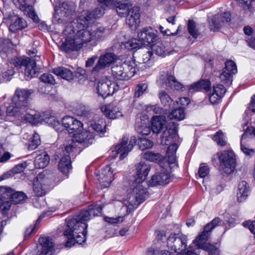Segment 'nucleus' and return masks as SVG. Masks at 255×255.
Here are the masks:
<instances>
[{
  "label": "nucleus",
  "mask_w": 255,
  "mask_h": 255,
  "mask_svg": "<svg viewBox=\"0 0 255 255\" xmlns=\"http://www.w3.org/2000/svg\"><path fill=\"white\" fill-rule=\"evenodd\" d=\"M130 3L127 0L116 1L113 7L116 9L118 14L121 17L126 16L129 11Z\"/></svg>",
  "instance_id": "30"
},
{
  "label": "nucleus",
  "mask_w": 255,
  "mask_h": 255,
  "mask_svg": "<svg viewBox=\"0 0 255 255\" xmlns=\"http://www.w3.org/2000/svg\"><path fill=\"white\" fill-rule=\"evenodd\" d=\"M90 131L95 133H104L106 131V123L103 119L99 120L97 122L92 123L88 127Z\"/></svg>",
  "instance_id": "38"
},
{
  "label": "nucleus",
  "mask_w": 255,
  "mask_h": 255,
  "mask_svg": "<svg viewBox=\"0 0 255 255\" xmlns=\"http://www.w3.org/2000/svg\"><path fill=\"white\" fill-rule=\"evenodd\" d=\"M177 126V124L173 122H169L167 124L165 129L161 135V144L162 145H168L176 140Z\"/></svg>",
  "instance_id": "14"
},
{
  "label": "nucleus",
  "mask_w": 255,
  "mask_h": 255,
  "mask_svg": "<svg viewBox=\"0 0 255 255\" xmlns=\"http://www.w3.org/2000/svg\"><path fill=\"white\" fill-rule=\"evenodd\" d=\"M231 20V14L229 12L223 14L218 13L216 14L210 22V28L213 31L217 30L225 23Z\"/></svg>",
  "instance_id": "21"
},
{
  "label": "nucleus",
  "mask_w": 255,
  "mask_h": 255,
  "mask_svg": "<svg viewBox=\"0 0 255 255\" xmlns=\"http://www.w3.org/2000/svg\"><path fill=\"white\" fill-rule=\"evenodd\" d=\"M209 168L204 164H201L198 169V174L200 177L204 178L208 175Z\"/></svg>",
  "instance_id": "56"
},
{
  "label": "nucleus",
  "mask_w": 255,
  "mask_h": 255,
  "mask_svg": "<svg viewBox=\"0 0 255 255\" xmlns=\"http://www.w3.org/2000/svg\"><path fill=\"white\" fill-rule=\"evenodd\" d=\"M187 237L181 233L171 234L167 240V247L176 255H208L203 246L196 245V239L187 248Z\"/></svg>",
  "instance_id": "3"
},
{
  "label": "nucleus",
  "mask_w": 255,
  "mask_h": 255,
  "mask_svg": "<svg viewBox=\"0 0 255 255\" xmlns=\"http://www.w3.org/2000/svg\"><path fill=\"white\" fill-rule=\"evenodd\" d=\"M46 123L52 127L57 131L60 130V124L57 119L54 117H51L46 120Z\"/></svg>",
  "instance_id": "55"
},
{
  "label": "nucleus",
  "mask_w": 255,
  "mask_h": 255,
  "mask_svg": "<svg viewBox=\"0 0 255 255\" xmlns=\"http://www.w3.org/2000/svg\"><path fill=\"white\" fill-rule=\"evenodd\" d=\"M157 31L150 26L139 29L137 31V38L140 44L148 45L155 42Z\"/></svg>",
  "instance_id": "13"
},
{
  "label": "nucleus",
  "mask_w": 255,
  "mask_h": 255,
  "mask_svg": "<svg viewBox=\"0 0 255 255\" xmlns=\"http://www.w3.org/2000/svg\"><path fill=\"white\" fill-rule=\"evenodd\" d=\"M149 165L143 162H140L136 165V174L134 181L137 182H145V180L150 171Z\"/></svg>",
  "instance_id": "28"
},
{
  "label": "nucleus",
  "mask_w": 255,
  "mask_h": 255,
  "mask_svg": "<svg viewBox=\"0 0 255 255\" xmlns=\"http://www.w3.org/2000/svg\"><path fill=\"white\" fill-rule=\"evenodd\" d=\"M40 80L44 83L51 85H54L56 83L55 80L53 76L49 73H44L40 77Z\"/></svg>",
  "instance_id": "54"
},
{
  "label": "nucleus",
  "mask_w": 255,
  "mask_h": 255,
  "mask_svg": "<svg viewBox=\"0 0 255 255\" xmlns=\"http://www.w3.org/2000/svg\"><path fill=\"white\" fill-rule=\"evenodd\" d=\"M104 219L106 222L112 224L122 222L124 220L123 217H118L116 218L106 217Z\"/></svg>",
  "instance_id": "61"
},
{
  "label": "nucleus",
  "mask_w": 255,
  "mask_h": 255,
  "mask_svg": "<svg viewBox=\"0 0 255 255\" xmlns=\"http://www.w3.org/2000/svg\"><path fill=\"white\" fill-rule=\"evenodd\" d=\"M75 140L72 138H69L66 139L63 145L64 152L66 153H70L75 148Z\"/></svg>",
  "instance_id": "47"
},
{
  "label": "nucleus",
  "mask_w": 255,
  "mask_h": 255,
  "mask_svg": "<svg viewBox=\"0 0 255 255\" xmlns=\"http://www.w3.org/2000/svg\"><path fill=\"white\" fill-rule=\"evenodd\" d=\"M17 70L24 69V75L26 80L31 79L37 72L35 60L27 57H17Z\"/></svg>",
  "instance_id": "8"
},
{
  "label": "nucleus",
  "mask_w": 255,
  "mask_h": 255,
  "mask_svg": "<svg viewBox=\"0 0 255 255\" xmlns=\"http://www.w3.org/2000/svg\"><path fill=\"white\" fill-rule=\"evenodd\" d=\"M171 176L168 171H162L156 173L151 177L148 181L149 186H156L157 185H164L169 183Z\"/></svg>",
  "instance_id": "20"
},
{
  "label": "nucleus",
  "mask_w": 255,
  "mask_h": 255,
  "mask_svg": "<svg viewBox=\"0 0 255 255\" xmlns=\"http://www.w3.org/2000/svg\"><path fill=\"white\" fill-rule=\"evenodd\" d=\"M62 125L70 134H74L83 128V125L79 121L68 116L63 119Z\"/></svg>",
  "instance_id": "17"
},
{
  "label": "nucleus",
  "mask_w": 255,
  "mask_h": 255,
  "mask_svg": "<svg viewBox=\"0 0 255 255\" xmlns=\"http://www.w3.org/2000/svg\"><path fill=\"white\" fill-rule=\"evenodd\" d=\"M166 124L165 118L163 116L153 117L152 120V130L153 132L158 133Z\"/></svg>",
  "instance_id": "34"
},
{
  "label": "nucleus",
  "mask_w": 255,
  "mask_h": 255,
  "mask_svg": "<svg viewBox=\"0 0 255 255\" xmlns=\"http://www.w3.org/2000/svg\"><path fill=\"white\" fill-rule=\"evenodd\" d=\"M103 209L101 203H95L89 206L88 209L80 212L77 218H74L68 221L67 229L63 234L67 238L65 246L70 248L75 243L81 244L86 240L87 225L84 223L93 217L99 216Z\"/></svg>",
  "instance_id": "2"
},
{
  "label": "nucleus",
  "mask_w": 255,
  "mask_h": 255,
  "mask_svg": "<svg viewBox=\"0 0 255 255\" xmlns=\"http://www.w3.org/2000/svg\"><path fill=\"white\" fill-rule=\"evenodd\" d=\"M148 88L146 83H139L136 85L134 89V98H139L146 92Z\"/></svg>",
  "instance_id": "48"
},
{
  "label": "nucleus",
  "mask_w": 255,
  "mask_h": 255,
  "mask_svg": "<svg viewBox=\"0 0 255 255\" xmlns=\"http://www.w3.org/2000/svg\"><path fill=\"white\" fill-rule=\"evenodd\" d=\"M73 10V5L68 2H63L59 7L55 9V13L53 16L54 20L59 22L61 17H67L71 14Z\"/></svg>",
  "instance_id": "26"
},
{
  "label": "nucleus",
  "mask_w": 255,
  "mask_h": 255,
  "mask_svg": "<svg viewBox=\"0 0 255 255\" xmlns=\"http://www.w3.org/2000/svg\"><path fill=\"white\" fill-rule=\"evenodd\" d=\"M97 176L101 187H108L114 180L113 170L109 165H107L102 169Z\"/></svg>",
  "instance_id": "18"
},
{
  "label": "nucleus",
  "mask_w": 255,
  "mask_h": 255,
  "mask_svg": "<svg viewBox=\"0 0 255 255\" xmlns=\"http://www.w3.org/2000/svg\"><path fill=\"white\" fill-rule=\"evenodd\" d=\"M41 140L39 135L37 132H34L28 144V148L30 150H34L40 145Z\"/></svg>",
  "instance_id": "45"
},
{
  "label": "nucleus",
  "mask_w": 255,
  "mask_h": 255,
  "mask_svg": "<svg viewBox=\"0 0 255 255\" xmlns=\"http://www.w3.org/2000/svg\"><path fill=\"white\" fill-rule=\"evenodd\" d=\"M53 72L55 75L68 81L73 80L74 77L73 73L71 70L63 67L55 68Z\"/></svg>",
  "instance_id": "37"
},
{
  "label": "nucleus",
  "mask_w": 255,
  "mask_h": 255,
  "mask_svg": "<svg viewBox=\"0 0 255 255\" xmlns=\"http://www.w3.org/2000/svg\"><path fill=\"white\" fill-rule=\"evenodd\" d=\"M73 138L77 142L88 146L93 143L95 139V133L88 128L85 131H78L73 135Z\"/></svg>",
  "instance_id": "19"
},
{
  "label": "nucleus",
  "mask_w": 255,
  "mask_h": 255,
  "mask_svg": "<svg viewBox=\"0 0 255 255\" xmlns=\"http://www.w3.org/2000/svg\"><path fill=\"white\" fill-rule=\"evenodd\" d=\"M159 98L162 104L165 106H169L172 103V100L164 91L159 93Z\"/></svg>",
  "instance_id": "49"
},
{
  "label": "nucleus",
  "mask_w": 255,
  "mask_h": 255,
  "mask_svg": "<svg viewBox=\"0 0 255 255\" xmlns=\"http://www.w3.org/2000/svg\"><path fill=\"white\" fill-rule=\"evenodd\" d=\"M5 22L9 24V30L11 32L14 33L16 31V15L13 12L12 14H9L7 18H5Z\"/></svg>",
  "instance_id": "46"
},
{
  "label": "nucleus",
  "mask_w": 255,
  "mask_h": 255,
  "mask_svg": "<svg viewBox=\"0 0 255 255\" xmlns=\"http://www.w3.org/2000/svg\"><path fill=\"white\" fill-rule=\"evenodd\" d=\"M103 7H98L94 12L83 11L78 17L76 23L81 26L86 27L93 23L94 19L101 17L104 13Z\"/></svg>",
  "instance_id": "12"
},
{
  "label": "nucleus",
  "mask_w": 255,
  "mask_h": 255,
  "mask_svg": "<svg viewBox=\"0 0 255 255\" xmlns=\"http://www.w3.org/2000/svg\"><path fill=\"white\" fill-rule=\"evenodd\" d=\"M118 89L117 84L107 77H103L97 86L98 93L103 98L113 95Z\"/></svg>",
  "instance_id": "11"
},
{
  "label": "nucleus",
  "mask_w": 255,
  "mask_h": 255,
  "mask_svg": "<svg viewBox=\"0 0 255 255\" xmlns=\"http://www.w3.org/2000/svg\"><path fill=\"white\" fill-rule=\"evenodd\" d=\"M145 185V182L134 181L132 192L128 194L123 202L127 208V212H130L135 210L147 199L149 194Z\"/></svg>",
  "instance_id": "5"
},
{
  "label": "nucleus",
  "mask_w": 255,
  "mask_h": 255,
  "mask_svg": "<svg viewBox=\"0 0 255 255\" xmlns=\"http://www.w3.org/2000/svg\"><path fill=\"white\" fill-rule=\"evenodd\" d=\"M35 179L47 188L54 181V174L51 171L44 170L38 174Z\"/></svg>",
  "instance_id": "29"
},
{
  "label": "nucleus",
  "mask_w": 255,
  "mask_h": 255,
  "mask_svg": "<svg viewBox=\"0 0 255 255\" xmlns=\"http://www.w3.org/2000/svg\"><path fill=\"white\" fill-rule=\"evenodd\" d=\"M11 207V203L8 201H4L0 198V209L2 211L3 214L9 210Z\"/></svg>",
  "instance_id": "59"
},
{
  "label": "nucleus",
  "mask_w": 255,
  "mask_h": 255,
  "mask_svg": "<svg viewBox=\"0 0 255 255\" xmlns=\"http://www.w3.org/2000/svg\"><path fill=\"white\" fill-rule=\"evenodd\" d=\"M213 92L222 98L226 92V89L222 84H217L214 86Z\"/></svg>",
  "instance_id": "57"
},
{
  "label": "nucleus",
  "mask_w": 255,
  "mask_h": 255,
  "mask_svg": "<svg viewBox=\"0 0 255 255\" xmlns=\"http://www.w3.org/2000/svg\"><path fill=\"white\" fill-rule=\"evenodd\" d=\"M128 140V136L127 135H124L122 138L121 142L115 147L116 154H120V159L125 158L135 144L136 141L135 136H131L129 141Z\"/></svg>",
  "instance_id": "10"
},
{
  "label": "nucleus",
  "mask_w": 255,
  "mask_h": 255,
  "mask_svg": "<svg viewBox=\"0 0 255 255\" xmlns=\"http://www.w3.org/2000/svg\"><path fill=\"white\" fill-rule=\"evenodd\" d=\"M237 72L236 63L232 60H228L225 63V67L223 71L220 75L221 82L227 86L232 84L233 75Z\"/></svg>",
  "instance_id": "15"
},
{
  "label": "nucleus",
  "mask_w": 255,
  "mask_h": 255,
  "mask_svg": "<svg viewBox=\"0 0 255 255\" xmlns=\"http://www.w3.org/2000/svg\"><path fill=\"white\" fill-rule=\"evenodd\" d=\"M15 95V93L9 103V105L7 107L6 114L8 117L14 116L16 114V110L15 109L16 106Z\"/></svg>",
  "instance_id": "50"
},
{
  "label": "nucleus",
  "mask_w": 255,
  "mask_h": 255,
  "mask_svg": "<svg viewBox=\"0 0 255 255\" xmlns=\"http://www.w3.org/2000/svg\"><path fill=\"white\" fill-rule=\"evenodd\" d=\"M211 83L208 80H202L195 83L189 87L190 91H196L201 90L208 91L210 88Z\"/></svg>",
  "instance_id": "39"
},
{
  "label": "nucleus",
  "mask_w": 255,
  "mask_h": 255,
  "mask_svg": "<svg viewBox=\"0 0 255 255\" xmlns=\"http://www.w3.org/2000/svg\"><path fill=\"white\" fill-rule=\"evenodd\" d=\"M0 194L3 197L5 196H10L13 194V191L10 188L6 187H0Z\"/></svg>",
  "instance_id": "60"
},
{
  "label": "nucleus",
  "mask_w": 255,
  "mask_h": 255,
  "mask_svg": "<svg viewBox=\"0 0 255 255\" xmlns=\"http://www.w3.org/2000/svg\"><path fill=\"white\" fill-rule=\"evenodd\" d=\"M101 109L104 115L110 119H115L122 116L120 108L115 103H112L104 106Z\"/></svg>",
  "instance_id": "27"
},
{
  "label": "nucleus",
  "mask_w": 255,
  "mask_h": 255,
  "mask_svg": "<svg viewBox=\"0 0 255 255\" xmlns=\"http://www.w3.org/2000/svg\"><path fill=\"white\" fill-rule=\"evenodd\" d=\"M165 43L157 42L152 46V50L154 53L161 56H165L169 54Z\"/></svg>",
  "instance_id": "40"
},
{
  "label": "nucleus",
  "mask_w": 255,
  "mask_h": 255,
  "mask_svg": "<svg viewBox=\"0 0 255 255\" xmlns=\"http://www.w3.org/2000/svg\"><path fill=\"white\" fill-rule=\"evenodd\" d=\"M168 118L170 120L181 121L185 118L184 110L183 108H178L174 109L169 113Z\"/></svg>",
  "instance_id": "41"
},
{
  "label": "nucleus",
  "mask_w": 255,
  "mask_h": 255,
  "mask_svg": "<svg viewBox=\"0 0 255 255\" xmlns=\"http://www.w3.org/2000/svg\"><path fill=\"white\" fill-rule=\"evenodd\" d=\"M178 145L174 143L170 145L167 150L166 157L167 158V162L169 167L171 169L172 167H170L171 164L176 165V153L178 149Z\"/></svg>",
  "instance_id": "35"
},
{
  "label": "nucleus",
  "mask_w": 255,
  "mask_h": 255,
  "mask_svg": "<svg viewBox=\"0 0 255 255\" xmlns=\"http://www.w3.org/2000/svg\"><path fill=\"white\" fill-rule=\"evenodd\" d=\"M139 147L143 150L151 148L153 145V142L149 139L145 138H141L138 142Z\"/></svg>",
  "instance_id": "51"
},
{
  "label": "nucleus",
  "mask_w": 255,
  "mask_h": 255,
  "mask_svg": "<svg viewBox=\"0 0 255 255\" xmlns=\"http://www.w3.org/2000/svg\"><path fill=\"white\" fill-rule=\"evenodd\" d=\"M188 29L190 34L193 38H197L199 34L198 30L196 29V24L193 20H189Z\"/></svg>",
  "instance_id": "52"
},
{
  "label": "nucleus",
  "mask_w": 255,
  "mask_h": 255,
  "mask_svg": "<svg viewBox=\"0 0 255 255\" xmlns=\"http://www.w3.org/2000/svg\"><path fill=\"white\" fill-rule=\"evenodd\" d=\"M40 250L37 255H51L54 251V244L49 237H42L39 238Z\"/></svg>",
  "instance_id": "22"
},
{
  "label": "nucleus",
  "mask_w": 255,
  "mask_h": 255,
  "mask_svg": "<svg viewBox=\"0 0 255 255\" xmlns=\"http://www.w3.org/2000/svg\"><path fill=\"white\" fill-rule=\"evenodd\" d=\"M214 140L218 145L224 146L226 144L225 135L222 131H219L216 132L214 135Z\"/></svg>",
  "instance_id": "53"
},
{
  "label": "nucleus",
  "mask_w": 255,
  "mask_h": 255,
  "mask_svg": "<svg viewBox=\"0 0 255 255\" xmlns=\"http://www.w3.org/2000/svg\"><path fill=\"white\" fill-rule=\"evenodd\" d=\"M158 82L169 87L172 89L179 90L182 88V85L176 80L175 77L168 74L165 73L162 75L158 80Z\"/></svg>",
  "instance_id": "25"
},
{
  "label": "nucleus",
  "mask_w": 255,
  "mask_h": 255,
  "mask_svg": "<svg viewBox=\"0 0 255 255\" xmlns=\"http://www.w3.org/2000/svg\"><path fill=\"white\" fill-rule=\"evenodd\" d=\"M248 135H250L246 134V132L242 135L241 139V149L246 156L250 157L255 154V151L254 149L251 148L248 143H247L248 140H247V138Z\"/></svg>",
  "instance_id": "33"
},
{
  "label": "nucleus",
  "mask_w": 255,
  "mask_h": 255,
  "mask_svg": "<svg viewBox=\"0 0 255 255\" xmlns=\"http://www.w3.org/2000/svg\"><path fill=\"white\" fill-rule=\"evenodd\" d=\"M33 189L37 196H42L46 194L47 188L34 179L33 182Z\"/></svg>",
  "instance_id": "42"
},
{
  "label": "nucleus",
  "mask_w": 255,
  "mask_h": 255,
  "mask_svg": "<svg viewBox=\"0 0 255 255\" xmlns=\"http://www.w3.org/2000/svg\"><path fill=\"white\" fill-rule=\"evenodd\" d=\"M222 220L219 218H215L210 223L206 225L201 234L196 238V245L203 246L205 248L208 255H219V249L214 245L207 243V241L210 236L211 231Z\"/></svg>",
  "instance_id": "6"
},
{
  "label": "nucleus",
  "mask_w": 255,
  "mask_h": 255,
  "mask_svg": "<svg viewBox=\"0 0 255 255\" xmlns=\"http://www.w3.org/2000/svg\"><path fill=\"white\" fill-rule=\"evenodd\" d=\"M121 46L122 48H125L130 50L140 46V44L138 42L137 38H131L127 41L122 42Z\"/></svg>",
  "instance_id": "43"
},
{
  "label": "nucleus",
  "mask_w": 255,
  "mask_h": 255,
  "mask_svg": "<svg viewBox=\"0 0 255 255\" xmlns=\"http://www.w3.org/2000/svg\"><path fill=\"white\" fill-rule=\"evenodd\" d=\"M116 59V55L113 52L107 51L101 55L98 60L95 66L93 68V72H98L106 67H109Z\"/></svg>",
  "instance_id": "16"
},
{
  "label": "nucleus",
  "mask_w": 255,
  "mask_h": 255,
  "mask_svg": "<svg viewBox=\"0 0 255 255\" xmlns=\"http://www.w3.org/2000/svg\"><path fill=\"white\" fill-rule=\"evenodd\" d=\"M77 114L79 116H86L89 113L85 106L79 105L76 110Z\"/></svg>",
  "instance_id": "63"
},
{
  "label": "nucleus",
  "mask_w": 255,
  "mask_h": 255,
  "mask_svg": "<svg viewBox=\"0 0 255 255\" xmlns=\"http://www.w3.org/2000/svg\"><path fill=\"white\" fill-rule=\"evenodd\" d=\"M50 157L47 152L38 151L34 160V165L36 168L45 167L49 163Z\"/></svg>",
  "instance_id": "31"
},
{
  "label": "nucleus",
  "mask_w": 255,
  "mask_h": 255,
  "mask_svg": "<svg viewBox=\"0 0 255 255\" xmlns=\"http://www.w3.org/2000/svg\"><path fill=\"white\" fill-rule=\"evenodd\" d=\"M220 170L229 174L234 170L236 165L235 156L233 151L227 150L223 152L219 156Z\"/></svg>",
  "instance_id": "9"
},
{
  "label": "nucleus",
  "mask_w": 255,
  "mask_h": 255,
  "mask_svg": "<svg viewBox=\"0 0 255 255\" xmlns=\"http://www.w3.org/2000/svg\"><path fill=\"white\" fill-rule=\"evenodd\" d=\"M58 168L61 172L65 174H68L71 170V162L68 155H65L60 159Z\"/></svg>",
  "instance_id": "36"
},
{
  "label": "nucleus",
  "mask_w": 255,
  "mask_h": 255,
  "mask_svg": "<svg viewBox=\"0 0 255 255\" xmlns=\"http://www.w3.org/2000/svg\"><path fill=\"white\" fill-rule=\"evenodd\" d=\"M32 90L20 89L17 90V119L22 122H28L33 125L39 123L41 121V116L38 114L30 113L24 114L25 109L28 106V100ZM32 113H35L32 112Z\"/></svg>",
  "instance_id": "4"
},
{
  "label": "nucleus",
  "mask_w": 255,
  "mask_h": 255,
  "mask_svg": "<svg viewBox=\"0 0 255 255\" xmlns=\"http://www.w3.org/2000/svg\"><path fill=\"white\" fill-rule=\"evenodd\" d=\"M128 14V15L126 20V23L130 28L135 29L140 23L139 7L137 6L132 7L130 9Z\"/></svg>",
  "instance_id": "24"
},
{
  "label": "nucleus",
  "mask_w": 255,
  "mask_h": 255,
  "mask_svg": "<svg viewBox=\"0 0 255 255\" xmlns=\"http://www.w3.org/2000/svg\"><path fill=\"white\" fill-rule=\"evenodd\" d=\"M117 0H98L102 7H113Z\"/></svg>",
  "instance_id": "62"
},
{
  "label": "nucleus",
  "mask_w": 255,
  "mask_h": 255,
  "mask_svg": "<svg viewBox=\"0 0 255 255\" xmlns=\"http://www.w3.org/2000/svg\"><path fill=\"white\" fill-rule=\"evenodd\" d=\"M136 70V64L132 59L126 60L123 63L119 62L112 67L113 76L119 80H129L134 75Z\"/></svg>",
  "instance_id": "7"
},
{
  "label": "nucleus",
  "mask_w": 255,
  "mask_h": 255,
  "mask_svg": "<svg viewBox=\"0 0 255 255\" xmlns=\"http://www.w3.org/2000/svg\"><path fill=\"white\" fill-rule=\"evenodd\" d=\"M19 4V9L25 15L31 18L35 22H38L39 19L32 5L28 3L29 0H17Z\"/></svg>",
  "instance_id": "23"
},
{
  "label": "nucleus",
  "mask_w": 255,
  "mask_h": 255,
  "mask_svg": "<svg viewBox=\"0 0 255 255\" xmlns=\"http://www.w3.org/2000/svg\"><path fill=\"white\" fill-rule=\"evenodd\" d=\"M249 188L246 181L240 182L238 185V190L237 193V200L239 202L245 201L248 196Z\"/></svg>",
  "instance_id": "32"
},
{
  "label": "nucleus",
  "mask_w": 255,
  "mask_h": 255,
  "mask_svg": "<svg viewBox=\"0 0 255 255\" xmlns=\"http://www.w3.org/2000/svg\"><path fill=\"white\" fill-rule=\"evenodd\" d=\"M73 22L68 25L64 33L69 34L60 46L61 50L65 52L77 51L84 45L93 41L95 45L98 41L103 40L107 35V29L103 26H94L91 30Z\"/></svg>",
  "instance_id": "1"
},
{
  "label": "nucleus",
  "mask_w": 255,
  "mask_h": 255,
  "mask_svg": "<svg viewBox=\"0 0 255 255\" xmlns=\"http://www.w3.org/2000/svg\"><path fill=\"white\" fill-rule=\"evenodd\" d=\"M143 158L150 161L160 162L162 160V156L159 153L147 151L144 153Z\"/></svg>",
  "instance_id": "44"
},
{
  "label": "nucleus",
  "mask_w": 255,
  "mask_h": 255,
  "mask_svg": "<svg viewBox=\"0 0 255 255\" xmlns=\"http://www.w3.org/2000/svg\"><path fill=\"white\" fill-rule=\"evenodd\" d=\"M243 225L245 227H248L251 232L255 235V220L253 221H246L243 223Z\"/></svg>",
  "instance_id": "64"
},
{
  "label": "nucleus",
  "mask_w": 255,
  "mask_h": 255,
  "mask_svg": "<svg viewBox=\"0 0 255 255\" xmlns=\"http://www.w3.org/2000/svg\"><path fill=\"white\" fill-rule=\"evenodd\" d=\"M27 199L28 197L24 192L17 191V204H23Z\"/></svg>",
  "instance_id": "58"
}]
</instances>
